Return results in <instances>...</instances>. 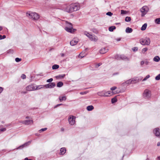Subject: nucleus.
Wrapping results in <instances>:
<instances>
[{"instance_id": "obj_1", "label": "nucleus", "mask_w": 160, "mask_h": 160, "mask_svg": "<svg viewBox=\"0 0 160 160\" xmlns=\"http://www.w3.org/2000/svg\"><path fill=\"white\" fill-rule=\"evenodd\" d=\"M26 15L27 16H30V18L34 20H38L40 17L39 15L35 12H27L26 13Z\"/></svg>"}, {"instance_id": "obj_2", "label": "nucleus", "mask_w": 160, "mask_h": 160, "mask_svg": "<svg viewBox=\"0 0 160 160\" xmlns=\"http://www.w3.org/2000/svg\"><path fill=\"white\" fill-rule=\"evenodd\" d=\"M71 7L72 12L78 10L80 7V4L78 3H75L71 4Z\"/></svg>"}, {"instance_id": "obj_3", "label": "nucleus", "mask_w": 160, "mask_h": 160, "mask_svg": "<svg viewBox=\"0 0 160 160\" xmlns=\"http://www.w3.org/2000/svg\"><path fill=\"white\" fill-rule=\"evenodd\" d=\"M67 26L65 28V29L68 32L72 33L74 32L72 28V25L71 23L66 22Z\"/></svg>"}, {"instance_id": "obj_4", "label": "nucleus", "mask_w": 160, "mask_h": 160, "mask_svg": "<svg viewBox=\"0 0 160 160\" xmlns=\"http://www.w3.org/2000/svg\"><path fill=\"white\" fill-rule=\"evenodd\" d=\"M149 8L147 6H144L142 7L140 10L142 12L141 16L143 17L149 11Z\"/></svg>"}, {"instance_id": "obj_5", "label": "nucleus", "mask_w": 160, "mask_h": 160, "mask_svg": "<svg viewBox=\"0 0 160 160\" xmlns=\"http://www.w3.org/2000/svg\"><path fill=\"white\" fill-rule=\"evenodd\" d=\"M139 41L140 43L143 45H149L150 43V39L148 38L145 39H141Z\"/></svg>"}, {"instance_id": "obj_6", "label": "nucleus", "mask_w": 160, "mask_h": 160, "mask_svg": "<svg viewBox=\"0 0 160 160\" xmlns=\"http://www.w3.org/2000/svg\"><path fill=\"white\" fill-rule=\"evenodd\" d=\"M75 117L73 116H70L68 118V120L70 125H73L75 123Z\"/></svg>"}, {"instance_id": "obj_7", "label": "nucleus", "mask_w": 160, "mask_h": 160, "mask_svg": "<svg viewBox=\"0 0 160 160\" xmlns=\"http://www.w3.org/2000/svg\"><path fill=\"white\" fill-rule=\"evenodd\" d=\"M71 4L67 6L66 5H65L63 7V10L64 11L69 13L72 12H71Z\"/></svg>"}, {"instance_id": "obj_8", "label": "nucleus", "mask_w": 160, "mask_h": 160, "mask_svg": "<svg viewBox=\"0 0 160 160\" xmlns=\"http://www.w3.org/2000/svg\"><path fill=\"white\" fill-rule=\"evenodd\" d=\"M36 85L35 84H31L28 85L26 87V89L28 91L35 90Z\"/></svg>"}, {"instance_id": "obj_9", "label": "nucleus", "mask_w": 160, "mask_h": 160, "mask_svg": "<svg viewBox=\"0 0 160 160\" xmlns=\"http://www.w3.org/2000/svg\"><path fill=\"white\" fill-rule=\"evenodd\" d=\"M151 91L148 89H146L143 93V96L147 98H149L151 96Z\"/></svg>"}, {"instance_id": "obj_10", "label": "nucleus", "mask_w": 160, "mask_h": 160, "mask_svg": "<svg viewBox=\"0 0 160 160\" xmlns=\"http://www.w3.org/2000/svg\"><path fill=\"white\" fill-rule=\"evenodd\" d=\"M110 94V93L108 92H105L104 91H102L101 92H98L97 94L100 96H108L109 94Z\"/></svg>"}, {"instance_id": "obj_11", "label": "nucleus", "mask_w": 160, "mask_h": 160, "mask_svg": "<svg viewBox=\"0 0 160 160\" xmlns=\"http://www.w3.org/2000/svg\"><path fill=\"white\" fill-rule=\"evenodd\" d=\"M56 86V84L55 82H52L49 83L48 84L45 85L44 86L46 88H52Z\"/></svg>"}, {"instance_id": "obj_12", "label": "nucleus", "mask_w": 160, "mask_h": 160, "mask_svg": "<svg viewBox=\"0 0 160 160\" xmlns=\"http://www.w3.org/2000/svg\"><path fill=\"white\" fill-rule=\"evenodd\" d=\"M153 132L156 136L160 137L159 129L158 128H155L153 130Z\"/></svg>"}, {"instance_id": "obj_13", "label": "nucleus", "mask_w": 160, "mask_h": 160, "mask_svg": "<svg viewBox=\"0 0 160 160\" xmlns=\"http://www.w3.org/2000/svg\"><path fill=\"white\" fill-rule=\"evenodd\" d=\"M78 41V38H74L70 42V44L71 46H73L77 44Z\"/></svg>"}, {"instance_id": "obj_14", "label": "nucleus", "mask_w": 160, "mask_h": 160, "mask_svg": "<svg viewBox=\"0 0 160 160\" xmlns=\"http://www.w3.org/2000/svg\"><path fill=\"white\" fill-rule=\"evenodd\" d=\"M30 143H31V142H30V141H29L28 142H26L24 144L19 146L18 148H17V149H21L24 147H27V146L29 145V144Z\"/></svg>"}, {"instance_id": "obj_15", "label": "nucleus", "mask_w": 160, "mask_h": 160, "mask_svg": "<svg viewBox=\"0 0 160 160\" xmlns=\"http://www.w3.org/2000/svg\"><path fill=\"white\" fill-rule=\"evenodd\" d=\"M89 39L92 41H94L96 42L98 40V38L95 36H93L92 35H89Z\"/></svg>"}, {"instance_id": "obj_16", "label": "nucleus", "mask_w": 160, "mask_h": 160, "mask_svg": "<svg viewBox=\"0 0 160 160\" xmlns=\"http://www.w3.org/2000/svg\"><path fill=\"white\" fill-rule=\"evenodd\" d=\"M108 51V49L107 48H103L100 50L99 52L101 54H104L107 52Z\"/></svg>"}, {"instance_id": "obj_17", "label": "nucleus", "mask_w": 160, "mask_h": 160, "mask_svg": "<svg viewBox=\"0 0 160 160\" xmlns=\"http://www.w3.org/2000/svg\"><path fill=\"white\" fill-rule=\"evenodd\" d=\"M33 121L32 120H24V124L26 125H29L31 124H32Z\"/></svg>"}, {"instance_id": "obj_18", "label": "nucleus", "mask_w": 160, "mask_h": 160, "mask_svg": "<svg viewBox=\"0 0 160 160\" xmlns=\"http://www.w3.org/2000/svg\"><path fill=\"white\" fill-rule=\"evenodd\" d=\"M131 83V79L126 81L125 82L122 83V85L123 86H128Z\"/></svg>"}, {"instance_id": "obj_19", "label": "nucleus", "mask_w": 160, "mask_h": 160, "mask_svg": "<svg viewBox=\"0 0 160 160\" xmlns=\"http://www.w3.org/2000/svg\"><path fill=\"white\" fill-rule=\"evenodd\" d=\"M121 59L125 61L129 60V58L124 55H121Z\"/></svg>"}, {"instance_id": "obj_20", "label": "nucleus", "mask_w": 160, "mask_h": 160, "mask_svg": "<svg viewBox=\"0 0 160 160\" xmlns=\"http://www.w3.org/2000/svg\"><path fill=\"white\" fill-rule=\"evenodd\" d=\"M125 31L128 33H131L132 31V29L131 28L127 27Z\"/></svg>"}, {"instance_id": "obj_21", "label": "nucleus", "mask_w": 160, "mask_h": 160, "mask_svg": "<svg viewBox=\"0 0 160 160\" xmlns=\"http://www.w3.org/2000/svg\"><path fill=\"white\" fill-rule=\"evenodd\" d=\"M86 55V53L85 52H81L78 55V57L79 58H82L84 57Z\"/></svg>"}, {"instance_id": "obj_22", "label": "nucleus", "mask_w": 160, "mask_h": 160, "mask_svg": "<svg viewBox=\"0 0 160 160\" xmlns=\"http://www.w3.org/2000/svg\"><path fill=\"white\" fill-rule=\"evenodd\" d=\"M65 74H62V75H59L58 76H57L55 77V78L57 79H61L62 78H63L65 76Z\"/></svg>"}, {"instance_id": "obj_23", "label": "nucleus", "mask_w": 160, "mask_h": 160, "mask_svg": "<svg viewBox=\"0 0 160 160\" xmlns=\"http://www.w3.org/2000/svg\"><path fill=\"white\" fill-rule=\"evenodd\" d=\"M60 152L61 154H64L66 152V149L65 148H61L60 149Z\"/></svg>"}, {"instance_id": "obj_24", "label": "nucleus", "mask_w": 160, "mask_h": 160, "mask_svg": "<svg viewBox=\"0 0 160 160\" xmlns=\"http://www.w3.org/2000/svg\"><path fill=\"white\" fill-rule=\"evenodd\" d=\"M87 110L88 111H91L94 109L92 105L88 106L87 108Z\"/></svg>"}, {"instance_id": "obj_25", "label": "nucleus", "mask_w": 160, "mask_h": 160, "mask_svg": "<svg viewBox=\"0 0 160 160\" xmlns=\"http://www.w3.org/2000/svg\"><path fill=\"white\" fill-rule=\"evenodd\" d=\"M63 85V83L62 82H58L57 84V86L58 87H61Z\"/></svg>"}, {"instance_id": "obj_26", "label": "nucleus", "mask_w": 160, "mask_h": 160, "mask_svg": "<svg viewBox=\"0 0 160 160\" xmlns=\"http://www.w3.org/2000/svg\"><path fill=\"white\" fill-rule=\"evenodd\" d=\"M147 26V23H144L141 28V30L142 31L145 30Z\"/></svg>"}, {"instance_id": "obj_27", "label": "nucleus", "mask_w": 160, "mask_h": 160, "mask_svg": "<svg viewBox=\"0 0 160 160\" xmlns=\"http://www.w3.org/2000/svg\"><path fill=\"white\" fill-rule=\"evenodd\" d=\"M44 87V85H38V86L36 85L35 90L39 89H40Z\"/></svg>"}, {"instance_id": "obj_28", "label": "nucleus", "mask_w": 160, "mask_h": 160, "mask_svg": "<svg viewBox=\"0 0 160 160\" xmlns=\"http://www.w3.org/2000/svg\"><path fill=\"white\" fill-rule=\"evenodd\" d=\"M160 58L159 56H156L154 58H153V60L156 62H158L160 60Z\"/></svg>"}, {"instance_id": "obj_29", "label": "nucleus", "mask_w": 160, "mask_h": 160, "mask_svg": "<svg viewBox=\"0 0 160 160\" xmlns=\"http://www.w3.org/2000/svg\"><path fill=\"white\" fill-rule=\"evenodd\" d=\"M116 29V27L115 26H112L109 28L108 30L110 32H112L114 29Z\"/></svg>"}, {"instance_id": "obj_30", "label": "nucleus", "mask_w": 160, "mask_h": 160, "mask_svg": "<svg viewBox=\"0 0 160 160\" xmlns=\"http://www.w3.org/2000/svg\"><path fill=\"white\" fill-rule=\"evenodd\" d=\"M59 100L61 101H65L66 99V98L65 96H63L62 97H59Z\"/></svg>"}, {"instance_id": "obj_31", "label": "nucleus", "mask_w": 160, "mask_h": 160, "mask_svg": "<svg viewBox=\"0 0 160 160\" xmlns=\"http://www.w3.org/2000/svg\"><path fill=\"white\" fill-rule=\"evenodd\" d=\"M115 58L117 60L121 59V55L117 54L115 56Z\"/></svg>"}, {"instance_id": "obj_32", "label": "nucleus", "mask_w": 160, "mask_h": 160, "mask_svg": "<svg viewBox=\"0 0 160 160\" xmlns=\"http://www.w3.org/2000/svg\"><path fill=\"white\" fill-rule=\"evenodd\" d=\"M59 68V66L57 64H54L52 66V69H58Z\"/></svg>"}, {"instance_id": "obj_33", "label": "nucleus", "mask_w": 160, "mask_h": 160, "mask_svg": "<svg viewBox=\"0 0 160 160\" xmlns=\"http://www.w3.org/2000/svg\"><path fill=\"white\" fill-rule=\"evenodd\" d=\"M155 23L157 24H160V18H156L155 20Z\"/></svg>"}, {"instance_id": "obj_34", "label": "nucleus", "mask_w": 160, "mask_h": 160, "mask_svg": "<svg viewBox=\"0 0 160 160\" xmlns=\"http://www.w3.org/2000/svg\"><path fill=\"white\" fill-rule=\"evenodd\" d=\"M125 20L126 22H129L131 20V18L130 17H126Z\"/></svg>"}, {"instance_id": "obj_35", "label": "nucleus", "mask_w": 160, "mask_h": 160, "mask_svg": "<svg viewBox=\"0 0 160 160\" xmlns=\"http://www.w3.org/2000/svg\"><path fill=\"white\" fill-rule=\"evenodd\" d=\"M138 82V81L133 79H131V84H134Z\"/></svg>"}, {"instance_id": "obj_36", "label": "nucleus", "mask_w": 160, "mask_h": 160, "mask_svg": "<svg viewBox=\"0 0 160 160\" xmlns=\"http://www.w3.org/2000/svg\"><path fill=\"white\" fill-rule=\"evenodd\" d=\"M84 34L86 35L87 37L88 38L89 37V35H91V34L89 33L88 32H87V31H84Z\"/></svg>"}, {"instance_id": "obj_37", "label": "nucleus", "mask_w": 160, "mask_h": 160, "mask_svg": "<svg viewBox=\"0 0 160 160\" xmlns=\"http://www.w3.org/2000/svg\"><path fill=\"white\" fill-rule=\"evenodd\" d=\"M117 100L116 98H114L112 99V103L116 102Z\"/></svg>"}, {"instance_id": "obj_38", "label": "nucleus", "mask_w": 160, "mask_h": 160, "mask_svg": "<svg viewBox=\"0 0 160 160\" xmlns=\"http://www.w3.org/2000/svg\"><path fill=\"white\" fill-rule=\"evenodd\" d=\"M47 129V128H42L39 130V132H42L46 130Z\"/></svg>"}, {"instance_id": "obj_39", "label": "nucleus", "mask_w": 160, "mask_h": 160, "mask_svg": "<svg viewBox=\"0 0 160 160\" xmlns=\"http://www.w3.org/2000/svg\"><path fill=\"white\" fill-rule=\"evenodd\" d=\"M155 78L157 80H160V74L156 76Z\"/></svg>"}, {"instance_id": "obj_40", "label": "nucleus", "mask_w": 160, "mask_h": 160, "mask_svg": "<svg viewBox=\"0 0 160 160\" xmlns=\"http://www.w3.org/2000/svg\"><path fill=\"white\" fill-rule=\"evenodd\" d=\"M148 50V48H143L142 49V53H144L145 52H146Z\"/></svg>"}, {"instance_id": "obj_41", "label": "nucleus", "mask_w": 160, "mask_h": 160, "mask_svg": "<svg viewBox=\"0 0 160 160\" xmlns=\"http://www.w3.org/2000/svg\"><path fill=\"white\" fill-rule=\"evenodd\" d=\"M102 64L101 63H99L95 65V67L96 68H98L99 66H101Z\"/></svg>"}, {"instance_id": "obj_42", "label": "nucleus", "mask_w": 160, "mask_h": 160, "mask_svg": "<svg viewBox=\"0 0 160 160\" xmlns=\"http://www.w3.org/2000/svg\"><path fill=\"white\" fill-rule=\"evenodd\" d=\"M150 76L149 75H147L143 80V81L146 80L147 79L150 77Z\"/></svg>"}, {"instance_id": "obj_43", "label": "nucleus", "mask_w": 160, "mask_h": 160, "mask_svg": "<svg viewBox=\"0 0 160 160\" xmlns=\"http://www.w3.org/2000/svg\"><path fill=\"white\" fill-rule=\"evenodd\" d=\"M113 14L112 13L110 12H108L106 13V15L110 16H111Z\"/></svg>"}, {"instance_id": "obj_44", "label": "nucleus", "mask_w": 160, "mask_h": 160, "mask_svg": "<svg viewBox=\"0 0 160 160\" xmlns=\"http://www.w3.org/2000/svg\"><path fill=\"white\" fill-rule=\"evenodd\" d=\"M21 58H15V61L17 62H18L20 61H21Z\"/></svg>"}, {"instance_id": "obj_45", "label": "nucleus", "mask_w": 160, "mask_h": 160, "mask_svg": "<svg viewBox=\"0 0 160 160\" xmlns=\"http://www.w3.org/2000/svg\"><path fill=\"white\" fill-rule=\"evenodd\" d=\"M53 78H51L47 80V82H51L53 81Z\"/></svg>"}, {"instance_id": "obj_46", "label": "nucleus", "mask_w": 160, "mask_h": 160, "mask_svg": "<svg viewBox=\"0 0 160 160\" xmlns=\"http://www.w3.org/2000/svg\"><path fill=\"white\" fill-rule=\"evenodd\" d=\"M132 50L133 51H134V52H135V51H137L138 50V47H134V48H132Z\"/></svg>"}, {"instance_id": "obj_47", "label": "nucleus", "mask_w": 160, "mask_h": 160, "mask_svg": "<svg viewBox=\"0 0 160 160\" xmlns=\"http://www.w3.org/2000/svg\"><path fill=\"white\" fill-rule=\"evenodd\" d=\"M21 77L22 79H25L26 78V76L24 74H22V75Z\"/></svg>"}, {"instance_id": "obj_48", "label": "nucleus", "mask_w": 160, "mask_h": 160, "mask_svg": "<svg viewBox=\"0 0 160 160\" xmlns=\"http://www.w3.org/2000/svg\"><path fill=\"white\" fill-rule=\"evenodd\" d=\"M126 11L123 10H121V14H125L126 13Z\"/></svg>"}, {"instance_id": "obj_49", "label": "nucleus", "mask_w": 160, "mask_h": 160, "mask_svg": "<svg viewBox=\"0 0 160 160\" xmlns=\"http://www.w3.org/2000/svg\"><path fill=\"white\" fill-rule=\"evenodd\" d=\"M6 130V129L5 128H2L0 129V131L2 132L5 131Z\"/></svg>"}, {"instance_id": "obj_50", "label": "nucleus", "mask_w": 160, "mask_h": 160, "mask_svg": "<svg viewBox=\"0 0 160 160\" xmlns=\"http://www.w3.org/2000/svg\"><path fill=\"white\" fill-rule=\"evenodd\" d=\"M63 104H57V105H56V106H55L54 107V108H57V107H59L61 105H63Z\"/></svg>"}, {"instance_id": "obj_51", "label": "nucleus", "mask_w": 160, "mask_h": 160, "mask_svg": "<svg viewBox=\"0 0 160 160\" xmlns=\"http://www.w3.org/2000/svg\"><path fill=\"white\" fill-rule=\"evenodd\" d=\"M117 88V87H113L111 88V90L112 91L115 90Z\"/></svg>"}, {"instance_id": "obj_52", "label": "nucleus", "mask_w": 160, "mask_h": 160, "mask_svg": "<svg viewBox=\"0 0 160 160\" xmlns=\"http://www.w3.org/2000/svg\"><path fill=\"white\" fill-rule=\"evenodd\" d=\"M144 63H145V62L143 61H142L141 62L140 64L141 65H142Z\"/></svg>"}, {"instance_id": "obj_53", "label": "nucleus", "mask_w": 160, "mask_h": 160, "mask_svg": "<svg viewBox=\"0 0 160 160\" xmlns=\"http://www.w3.org/2000/svg\"><path fill=\"white\" fill-rule=\"evenodd\" d=\"M86 93H87L86 92H81L80 93V94L81 95H83V94H86Z\"/></svg>"}, {"instance_id": "obj_54", "label": "nucleus", "mask_w": 160, "mask_h": 160, "mask_svg": "<svg viewBox=\"0 0 160 160\" xmlns=\"http://www.w3.org/2000/svg\"><path fill=\"white\" fill-rule=\"evenodd\" d=\"M3 91V88L0 87V93H1Z\"/></svg>"}, {"instance_id": "obj_55", "label": "nucleus", "mask_w": 160, "mask_h": 160, "mask_svg": "<svg viewBox=\"0 0 160 160\" xmlns=\"http://www.w3.org/2000/svg\"><path fill=\"white\" fill-rule=\"evenodd\" d=\"M2 39H3L5 38H6V36L5 35H3L2 36Z\"/></svg>"}, {"instance_id": "obj_56", "label": "nucleus", "mask_w": 160, "mask_h": 160, "mask_svg": "<svg viewBox=\"0 0 160 160\" xmlns=\"http://www.w3.org/2000/svg\"><path fill=\"white\" fill-rule=\"evenodd\" d=\"M149 62L147 61L145 62V63L146 65H147L148 64Z\"/></svg>"}, {"instance_id": "obj_57", "label": "nucleus", "mask_w": 160, "mask_h": 160, "mask_svg": "<svg viewBox=\"0 0 160 160\" xmlns=\"http://www.w3.org/2000/svg\"><path fill=\"white\" fill-rule=\"evenodd\" d=\"M24 160H32L31 159H28V158H25Z\"/></svg>"}, {"instance_id": "obj_58", "label": "nucleus", "mask_w": 160, "mask_h": 160, "mask_svg": "<svg viewBox=\"0 0 160 160\" xmlns=\"http://www.w3.org/2000/svg\"><path fill=\"white\" fill-rule=\"evenodd\" d=\"M116 40L118 41H119L121 40V38H118L116 39Z\"/></svg>"}, {"instance_id": "obj_59", "label": "nucleus", "mask_w": 160, "mask_h": 160, "mask_svg": "<svg viewBox=\"0 0 160 160\" xmlns=\"http://www.w3.org/2000/svg\"><path fill=\"white\" fill-rule=\"evenodd\" d=\"M157 146H160V142H158L157 143Z\"/></svg>"}, {"instance_id": "obj_60", "label": "nucleus", "mask_w": 160, "mask_h": 160, "mask_svg": "<svg viewBox=\"0 0 160 160\" xmlns=\"http://www.w3.org/2000/svg\"><path fill=\"white\" fill-rule=\"evenodd\" d=\"M24 121H21L19 122L21 123L24 124Z\"/></svg>"}, {"instance_id": "obj_61", "label": "nucleus", "mask_w": 160, "mask_h": 160, "mask_svg": "<svg viewBox=\"0 0 160 160\" xmlns=\"http://www.w3.org/2000/svg\"><path fill=\"white\" fill-rule=\"evenodd\" d=\"M157 160H160V156H158L157 158Z\"/></svg>"}, {"instance_id": "obj_62", "label": "nucleus", "mask_w": 160, "mask_h": 160, "mask_svg": "<svg viewBox=\"0 0 160 160\" xmlns=\"http://www.w3.org/2000/svg\"><path fill=\"white\" fill-rule=\"evenodd\" d=\"M2 35H0V40L2 39Z\"/></svg>"}, {"instance_id": "obj_63", "label": "nucleus", "mask_w": 160, "mask_h": 160, "mask_svg": "<svg viewBox=\"0 0 160 160\" xmlns=\"http://www.w3.org/2000/svg\"><path fill=\"white\" fill-rule=\"evenodd\" d=\"M2 29V27L0 26V31Z\"/></svg>"}, {"instance_id": "obj_64", "label": "nucleus", "mask_w": 160, "mask_h": 160, "mask_svg": "<svg viewBox=\"0 0 160 160\" xmlns=\"http://www.w3.org/2000/svg\"><path fill=\"white\" fill-rule=\"evenodd\" d=\"M22 93L25 94L26 93V92H22Z\"/></svg>"}]
</instances>
